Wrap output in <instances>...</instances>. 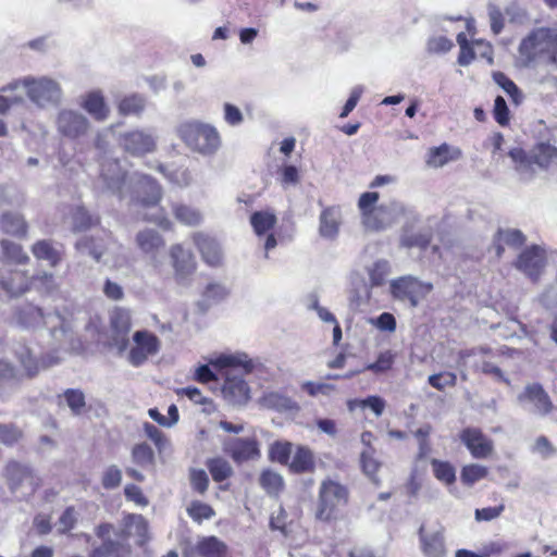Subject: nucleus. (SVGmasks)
<instances>
[{"label":"nucleus","mask_w":557,"mask_h":557,"mask_svg":"<svg viewBox=\"0 0 557 557\" xmlns=\"http://www.w3.org/2000/svg\"><path fill=\"white\" fill-rule=\"evenodd\" d=\"M132 458L141 468L154 465V453L147 443L136 444L132 449Z\"/></svg>","instance_id":"864d4df0"},{"label":"nucleus","mask_w":557,"mask_h":557,"mask_svg":"<svg viewBox=\"0 0 557 557\" xmlns=\"http://www.w3.org/2000/svg\"><path fill=\"white\" fill-rule=\"evenodd\" d=\"M30 290L49 294L58 288L55 277L48 271H38L29 275Z\"/></svg>","instance_id":"a18cd8bd"},{"label":"nucleus","mask_w":557,"mask_h":557,"mask_svg":"<svg viewBox=\"0 0 557 557\" xmlns=\"http://www.w3.org/2000/svg\"><path fill=\"white\" fill-rule=\"evenodd\" d=\"M124 495L127 500L134 502L136 505L141 507L147 506L149 503L141 488L135 484H127L124 487Z\"/></svg>","instance_id":"774afa93"},{"label":"nucleus","mask_w":557,"mask_h":557,"mask_svg":"<svg viewBox=\"0 0 557 557\" xmlns=\"http://www.w3.org/2000/svg\"><path fill=\"white\" fill-rule=\"evenodd\" d=\"M494 82L509 96L511 102L515 106H519L523 101V94L520 88L516 85V83L509 78L503 72H494L493 73Z\"/></svg>","instance_id":"37998d69"},{"label":"nucleus","mask_w":557,"mask_h":557,"mask_svg":"<svg viewBox=\"0 0 557 557\" xmlns=\"http://www.w3.org/2000/svg\"><path fill=\"white\" fill-rule=\"evenodd\" d=\"M20 86L24 87L30 100L39 106H45L49 102H55L59 100L61 95L59 84L46 77L38 79L26 78L23 81L14 82L8 87L2 88L1 91L16 89Z\"/></svg>","instance_id":"423d86ee"},{"label":"nucleus","mask_w":557,"mask_h":557,"mask_svg":"<svg viewBox=\"0 0 557 557\" xmlns=\"http://www.w3.org/2000/svg\"><path fill=\"white\" fill-rule=\"evenodd\" d=\"M83 109L98 122L107 120L110 114V109L106 103L104 97L101 91H90L83 98Z\"/></svg>","instance_id":"c85d7f7f"},{"label":"nucleus","mask_w":557,"mask_h":557,"mask_svg":"<svg viewBox=\"0 0 557 557\" xmlns=\"http://www.w3.org/2000/svg\"><path fill=\"white\" fill-rule=\"evenodd\" d=\"M57 125L59 132L64 136L77 138L87 132L89 122L84 115L77 112L64 110L59 113Z\"/></svg>","instance_id":"aec40b11"},{"label":"nucleus","mask_w":557,"mask_h":557,"mask_svg":"<svg viewBox=\"0 0 557 557\" xmlns=\"http://www.w3.org/2000/svg\"><path fill=\"white\" fill-rule=\"evenodd\" d=\"M67 406L73 413L78 414L86 406L85 395L79 389L69 388L63 394Z\"/></svg>","instance_id":"052dcab7"},{"label":"nucleus","mask_w":557,"mask_h":557,"mask_svg":"<svg viewBox=\"0 0 557 557\" xmlns=\"http://www.w3.org/2000/svg\"><path fill=\"white\" fill-rule=\"evenodd\" d=\"M193 244L200 253L202 261L211 268L223 264V251L218 239L207 233L195 232L191 235Z\"/></svg>","instance_id":"2eb2a0df"},{"label":"nucleus","mask_w":557,"mask_h":557,"mask_svg":"<svg viewBox=\"0 0 557 557\" xmlns=\"http://www.w3.org/2000/svg\"><path fill=\"white\" fill-rule=\"evenodd\" d=\"M420 548L425 557H445L447 554L444 531L426 533L423 525L419 529Z\"/></svg>","instance_id":"5701e85b"},{"label":"nucleus","mask_w":557,"mask_h":557,"mask_svg":"<svg viewBox=\"0 0 557 557\" xmlns=\"http://www.w3.org/2000/svg\"><path fill=\"white\" fill-rule=\"evenodd\" d=\"M341 224V211L335 207H327L320 214L319 232L322 237L335 238Z\"/></svg>","instance_id":"c756f323"},{"label":"nucleus","mask_w":557,"mask_h":557,"mask_svg":"<svg viewBox=\"0 0 557 557\" xmlns=\"http://www.w3.org/2000/svg\"><path fill=\"white\" fill-rule=\"evenodd\" d=\"M396 355L392 350H385L379 354L376 360L368 363L364 371H371L375 374L385 373L393 368Z\"/></svg>","instance_id":"603ef678"},{"label":"nucleus","mask_w":557,"mask_h":557,"mask_svg":"<svg viewBox=\"0 0 557 557\" xmlns=\"http://www.w3.org/2000/svg\"><path fill=\"white\" fill-rule=\"evenodd\" d=\"M133 322L131 310L124 307H114L109 315L110 345L120 352L128 347V334Z\"/></svg>","instance_id":"1a4fd4ad"},{"label":"nucleus","mask_w":557,"mask_h":557,"mask_svg":"<svg viewBox=\"0 0 557 557\" xmlns=\"http://www.w3.org/2000/svg\"><path fill=\"white\" fill-rule=\"evenodd\" d=\"M431 466L434 476L446 485H451L456 481V470L448 461L432 459Z\"/></svg>","instance_id":"49530a36"},{"label":"nucleus","mask_w":557,"mask_h":557,"mask_svg":"<svg viewBox=\"0 0 557 557\" xmlns=\"http://www.w3.org/2000/svg\"><path fill=\"white\" fill-rule=\"evenodd\" d=\"M301 389L314 397L319 394L329 395L334 389V385L308 381L301 384Z\"/></svg>","instance_id":"338daca9"},{"label":"nucleus","mask_w":557,"mask_h":557,"mask_svg":"<svg viewBox=\"0 0 557 557\" xmlns=\"http://www.w3.org/2000/svg\"><path fill=\"white\" fill-rule=\"evenodd\" d=\"M2 259L15 264L26 265L29 263V256L24 251L22 245L9 239L0 240Z\"/></svg>","instance_id":"e433bc0d"},{"label":"nucleus","mask_w":557,"mask_h":557,"mask_svg":"<svg viewBox=\"0 0 557 557\" xmlns=\"http://www.w3.org/2000/svg\"><path fill=\"white\" fill-rule=\"evenodd\" d=\"M518 400L532 404L534 411L540 416H547L554 410V404L549 395L540 383L528 384L518 396Z\"/></svg>","instance_id":"6ab92c4d"},{"label":"nucleus","mask_w":557,"mask_h":557,"mask_svg":"<svg viewBox=\"0 0 557 557\" xmlns=\"http://www.w3.org/2000/svg\"><path fill=\"white\" fill-rule=\"evenodd\" d=\"M429 384L437 391H443L446 386L457 384V375L454 372H442L429 376Z\"/></svg>","instance_id":"680f3d73"},{"label":"nucleus","mask_w":557,"mask_h":557,"mask_svg":"<svg viewBox=\"0 0 557 557\" xmlns=\"http://www.w3.org/2000/svg\"><path fill=\"white\" fill-rule=\"evenodd\" d=\"M172 212L180 223L187 226H197L202 221V215L197 209L184 203H174Z\"/></svg>","instance_id":"79ce46f5"},{"label":"nucleus","mask_w":557,"mask_h":557,"mask_svg":"<svg viewBox=\"0 0 557 557\" xmlns=\"http://www.w3.org/2000/svg\"><path fill=\"white\" fill-rule=\"evenodd\" d=\"M120 144L124 151L134 157H143L156 149L153 137L139 129L122 134L120 136Z\"/></svg>","instance_id":"f3484780"},{"label":"nucleus","mask_w":557,"mask_h":557,"mask_svg":"<svg viewBox=\"0 0 557 557\" xmlns=\"http://www.w3.org/2000/svg\"><path fill=\"white\" fill-rule=\"evenodd\" d=\"M133 345L127 352V361L135 368L145 364L150 357L159 354L160 338L148 330H139L133 334Z\"/></svg>","instance_id":"0eeeda50"},{"label":"nucleus","mask_w":557,"mask_h":557,"mask_svg":"<svg viewBox=\"0 0 557 557\" xmlns=\"http://www.w3.org/2000/svg\"><path fill=\"white\" fill-rule=\"evenodd\" d=\"M515 170L521 174L533 175L535 166L548 171L557 168V147L547 143H536L528 152L522 148H512L508 152Z\"/></svg>","instance_id":"f03ea898"},{"label":"nucleus","mask_w":557,"mask_h":557,"mask_svg":"<svg viewBox=\"0 0 557 557\" xmlns=\"http://www.w3.org/2000/svg\"><path fill=\"white\" fill-rule=\"evenodd\" d=\"M432 239L433 234L431 231L408 233L401 236L400 244L406 248H419L420 250H425L430 246Z\"/></svg>","instance_id":"de8ad7c7"},{"label":"nucleus","mask_w":557,"mask_h":557,"mask_svg":"<svg viewBox=\"0 0 557 557\" xmlns=\"http://www.w3.org/2000/svg\"><path fill=\"white\" fill-rule=\"evenodd\" d=\"M210 364L219 370L240 368L244 374H249L255 369L253 361L246 354L221 355L210 360Z\"/></svg>","instance_id":"cd10ccee"},{"label":"nucleus","mask_w":557,"mask_h":557,"mask_svg":"<svg viewBox=\"0 0 557 557\" xmlns=\"http://www.w3.org/2000/svg\"><path fill=\"white\" fill-rule=\"evenodd\" d=\"M162 199V187L153 177L140 174L136 182L134 202L143 208L158 206Z\"/></svg>","instance_id":"dca6fc26"},{"label":"nucleus","mask_w":557,"mask_h":557,"mask_svg":"<svg viewBox=\"0 0 557 557\" xmlns=\"http://www.w3.org/2000/svg\"><path fill=\"white\" fill-rule=\"evenodd\" d=\"M100 177L108 189L122 196L127 172L122 169L117 159H106L101 162Z\"/></svg>","instance_id":"a211bd4d"},{"label":"nucleus","mask_w":557,"mask_h":557,"mask_svg":"<svg viewBox=\"0 0 557 557\" xmlns=\"http://www.w3.org/2000/svg\"><path fill=\"white\" fill-rule=\"evenodd\" d=\"M277 218L272 210L255 211L250 215V224L257 236H263L274 228Z\"/></svg>","instance_id":"f704fd0d"},{"label":"nucleus","mask_w":557,"mask_h":557,"mask_svg":"<svg viewBox=\"0 0 557 557\" xmlns=\"http://www.w3.org/2000/svg\"><path fill=\"white\" fill-rule=\"evenodd\" d=\"M519 53L528 63L541 60L546 64L557 65V29L534 28L521 40Z\"/></svg>","instance_id":"f257e3e1"},{"label":"nucleus","mask_w":557,"mask_h":557,"mask_svg":"<svg viewBox=\"0 0 557 557\" xmlns=\"http://www.w3.org/2000/svg\"><path fill=\"white\" fill-rule=\"evenodd\" d=\"M122 482V472L116 466L108 467L101 476L102 487L113 490L120 486Z\"/></svg>","instance_id":"e2e57ef3"},{"label":"nucleus","mask_w":557,"mask_h":557,"mask_svg":"<svg viewBox=\"0 0 557 557\" xmlns=\"http://www.w3.org/2000/svg\"><path fill=\"white\" fill-rule=\"evenodd\" d=\"M29 274L12 265L0 268V288L11 298H16L30 292Z\"/></svg>","instance_id":"f8f14e48"},{"label":"nucleus","mask_w":557,"mask_h":557,"mask_svg":"<svg viewBox=\"0 0 557 557\" xmlns=\"http://www.w3.org/2000/svg\"><path fill=\"white\" fill-rule=\"evenodd\" d=\"M14 317L20 325L30 327L42 321L44 313L41 308L28 302L16 308Z\"/></svg>","instance_id":"4c0bfd02"},{"label":"nucleus","mask_w":557,"mask_h":557,"mask_svg":"<svg viewBox=\"0 0 557 557\" xmlns=\"http://www.w3.org/2000/svg\"><path fill=\"white\" fill-rule=\"evenodd\" d=\"M493 117L496 123L502 127H507L510 124V111L502 96H497L494 100Z\"/></svg>","instance_id":"4d7b16f0"},{"label":"nucleus","mask_w":557,"mask_h":557,"mask_svg":"<svg viewBox=\"0 0 557 557\" xmlns=\"http://www.w3.org/2000/svg\"><path fill=\"white\" fill-rule=\"evenodd\" d=\"M460 441L475 459H487L494 454V442L479 428H465Z\"/></svg>","instance_id":"ddd939ff"},{"label":"nucleus","mask_w":557,"mask_h":557,"mask_svg":"<svg viewBox=\"0 0 557 557\" xmlns=\"http://www.w3.org/2000/svg\"><path fill=\"white\" fill-rule=\"evenodd\" d=\"M385 406H386L385 400L382 397L376 396V395H371L363 399L356 398V399H351L348 401V408L350 410H355L356 407H359L362 409L370 408L376 417L382 416V413L384 412Z\"/></svg>","instance_id":"09e8293b"},{"label":"nucleus","mask_w":557,"mask_h":557,"mask_svg":"<svg viewBox=\"0 0 557 557\" xmlns=\"http://www.w3.org/2000/svg\"><path fill=\"white\" fill-rule=\"evenodd\" d=\"M259 484L269 496L278 497L285 488V481L281 473L267 468L259 475Z\"/></svg>","instance_id":"2f4dec72"},{"label":"nucleus","mask_w":557,"mask_h":557,"mask_svg":"<svg viewBox=\"0 0 557 557\" xmlns=\"http://www.w3.org/2000/svg\"><path fill=\"white\" fill-rule=\"evenodd\" d=\"M222 449L236 465L258 460L261 457L257 436L230 437L223 441Z\"/></svg>","instance_id":"6e6552de"},{"label":"nucleus","mask_w":557,"mask_h":557,"mask_svg":"<svg viewBox=\"0 0 557 557\" xmlns=\"http://www.w3.org/2000/svg\"><path fill=\"white\" fill-rule=\"evenodd\" d=\"M206 467L210 472L213 481L218 483L230 479L234 473L230 462L222 457H213L207 459Z\"/></svg>","instance_id":"a19ab883"},{"label":"nucleus","mask_w":557,"mask_h":557,"mask_svg":"<svg viewBox=\"0 0 557 557\" xmlns=\"http://www.w3.org/2000/svg\"><path fill=\"white\" fill-rule=\"evenodd\" d=\"M30 252L37 261H46L50 268L58 267L65 255L63 246H57L51 239L36 240L30 246Z\"/></svg>","instance_id":"4be33fe9"},{"label":"nucleus","mask_w":557,"mask_h":557,"mask_svg":"<svg viewBox=\"0 0 557 557\" xmlns=\"http://www.w3.org/2000/svg\"><path fill=\"white\" fill-rule=\"evenodd\" d=\"M195 552L199 557H232L228 545L215 535L200 537Z\"/></svg>","instance_id":"b1692460"},{"label":"nucleus","mask_w":557,"mask_h":557,"mask_svg":"<svg viewBox=\"0 0 557 557\" xmlns=\"http://www.w3.org/2000/svg\"><path fill=\"white\" fill-rule=\"evenodd\" d=\"M146 107V100L143 96L133 94L125 96L117 103V111L121 115H139Z\"/></svg>","instance_id":"c03bdc74"},{"label":"nucleus","mask_w":557,"mask_h":557,"mask_svg":"<svg viewBox=\"0 0 557 557\" xmlns=\"http://www.w3.org/2000/svg\"><path fill=\"white\" fill-rule=\"evenodd\" d=\"M462 156L458 147H451L444 143L437 147H431L426 153V164L431 168H442L450 161L459 160Z\"/></svg>","instance_id":"a878e982"},{"label":"nucleus","mask_w":557,"mask_h":557,"mask_svg":"<svg viewBox=\"0 0 557 557\" xmlns=\"http://www.w3.org/2000/svg\"><path fill=\"white\" fill-rule=\"evenodd\" d=\"M59 532L62 534L69 533L73 530L77 523L76 510L73 506H69L64 509L59 518Z\"/></svg>","instance_id":"0e129e2a"},{"label":"nucleus","mask_w":557,"mask_h":557,"mask_svg":"<svg viewBox=\"0 0 557 557\" xmlns=\"http://www.w3.org/2000/svg\"><path fill=\"white\" fill-rule=\"evenodd\" d=\"M222 393L224 398L233 405H245L250 399L248 383L242 376L231 374L230 371L225 373Z\"/></svg>","instance_id":"412c9836"},{"label":"nucleus","mask_w":557,"mask_h":557,"mask_svg":"<svg viewBox=\"0 0 557 557\" xmlns=\"http://www.w3.org/2000/svg\"><path fill=\"white\" fill-rule=\"evenodd\" d=\"M432 288V284L423 283L412 276H403L391 282L393 297L401 301H408L411 307H417Z\"/></svg>","instance_id":"9d476101"},{"label":"nucleus","mask_w":557,"mask_h":557,"mask_svg":"<svg viewBox=\"0 0 557 557\" xmlns=\"http://www.w3.org/2000/svg\"><path fill=\"white\" fill-rule=\"evenodd\" d=\"M71 215L74 232L87 231L100 223L99 216L90 214L83 206L73 208Z\"/></svg>","instance_id":"58836bf2"},{"label":"nucleus","mask_w":557,"mask_h":557,"mask_svg":"<svg viewBox=\"0 0 557 557\" xmlns=\"http://www.w3.org/2000/svg\"><path fill=\"white\" fill-rule=\"evenodd\" d=\"M348 502L347 488L332 480L322 482L319 491L315 518L323 522L337 519L342 506Z\"/></svg>","instance_id":"20e7f679"},{"label":"nucleus","mask_w":557,"mask_h":557,"mask_svg":"<svg viewBox=\"0 0 557 557\" xmlns=\"http://www.w3.org/2000/svg\"><path fill=\"white\" fill-rule=\"evenodd\" d=\"M288 470L295 474L312 473L315 470L313 451L305 445H297L288 462Z\"/></svg>","instance_id":"393cba45"},{"label":"nucleus","mask_w":557,"mask_h":557,"mask_svg":"<svg viewBox=\"0 0 557 557\" xmlns=\"http://www.w3.org/2000/svg\"><path fill=\"white\" fill-rule=\"evenodd\" d=\"M135 239L138 248L145 253H156L165 245L162 235L151 228L138 232Z\"/></svg>","instance_id":"7c9ffc66"},{"label":"nucleus","mask_w":557,"mask_h":557,"mask_svg":"<svg viewBox=\"0 0 557 557\" xmlns=\"http://www.w3.org/2000/svg\"><path fill=\"white\" fill-rule=\"evenodd\" d=\"M23 437V432L14 424H0V443L5 446L17 444Z\"/></svg>","instance_id":"bf43d9fd"},{"label":"nucleus","mask_w":557,"mask_h":557,"mask_svg":"<svg viewBox=\"0 0 557 557\" xmlns=\"http://www.w3.org/2000/svg\"><path fill=\"white\" fill-rule=\"evenodd\" d=\"M186 511L188 517L197 523H201L203 520H209L215 516L213 507L200 500H193L186 508Z\"/></svg>","instance_id":"8fccbe9b"},{"label":"nucleus","mask_w":557,"mask_h":557,"mask_svg":"<svg viewBox=\"0 0 557 557\" xmlns=\"http://www.w3.org/2000/svg\"><path fill=\"white\" fill-rule=\"evenodd\" d=\"M488 474V469L485 466L478 463H470L461 469L460 480L462 484L471 486L475 482L485 479Z\"/></svg>","instance_id":"3c124183"},{"label":"nucleus","mask_w":557,"mask_h":557,"mask_svg":"<svg viewBox=\"0 0 557 557\" xmlns=\"http://www.w3.org/2000/svg\"><path fill=\"white\" fill-rule=\"evenodd\" d=\"M293 443L288 441H274L268 450V458L272 462H276L282 466H288V462L293 455Z\"/></svg>","instance_id":"ea45409f"},{"label":"nucleus","mask_w":557,"mask_h":557,"mask_svg":"<svg viewBox=\"0 0 557 557\" xmlns=\"http://www.w3.org/2000/svg\"><path fill=\"white\" fill-rule=\"evenodd\" d=\"M180 139L193 151L210 156L221 146V137L215 127L199 121H185L176 129Z\"/></svg>","instance_id":"7ed1b4c3"},{"label":"nucleus","mask_w":557,"mask_h":557,"mask_svg":"<svg viewBox=\"0 0 557 557\" xmlns=\"http://www.w3.org/2000/svg\"><path fill=\"white\" fill-rule=\"evenodd\" d=\"M360 463L362 471L371 479H374L381 467V462L375 458V448L362 450Z\"/></svg>","instance_id":"5fc2aeb1"},{"label":"nucleus","mask_w":557,"mask_h":557,"mask_svg":"<svg viewBox=\"0 0 557 557\" xmlns=\"http://www.w3.org/2000/svg\"><path fill=\"white\" fill-rule=\"evenodd\" d=\"M4 475L12 491L17 490L25 480L33 476L32 471L27 467L14 460L7 463Z\"/></svg>","instance_id":"c9c22d12"},{"label":"nucleus","mask_w":557,"mask_h":557,"mask_svg":"<svg viewBox=\"0 0 557 557\" xmlns=\"http://www.w3.org/2000/svg\"><path fill=\"white\" fill-rule=\"evenodd\" d=\"M380 194L366 191L358 199L362 225L370 231H383L391 222V214L387 206L377 205Z\"/></svg>","instance_id":"39448f33"},{"label":"nucleus","mask_w":557,"mask_h":557,"mask_svg":"<svg viewBox=\"0 0 557 557\" xmlns=\"http://www.w3.org/2000/svg\"><path fill=\"white\" fill-rule=\"evenodd\" d=\"M262 404L264 407L278 412H292L299 409V406L295 400L278 392H269L264 394L262 397Z\"/></svg>","instance_id":"72a5a7b5"},{"label":"nucleus","mask_w":557,"mask_h":557,"mask_svg":"<svg viewBox=\"0 0 557 557\" xmlns=\"http://www.w3.org/2000/svg\"><path fill=\"white\" fill-rule=\"evenodd\" d=\"M545 264V250L537 245H532L522 250L515 261V267L532 281L539 280Z\"/></svg>","instance_id":"4468645a"},{"label":"nucleus","mask_w":557,"mask_h":557,"mask_svg":"<svg viewBox=\"0 0 557 557\" xmlns=\"http://www.w3.org/2000/svg\"><path fill=\"white\" fill-rule=\"evenodd\" d=\"M0 230L4 234L25 238L28 234V224L21 213L7 211L0 215Z\"/></svg>","instance_id":"bb28decb"},{"label":"nucleus","mask_w":557,"mask_h":557,"mask_svg":"<svg viewBox=\"0 0 557 557\" xmlns=\"http://www.w3.org/2000/svg\"><path fill=\"white\" fill-rule=\"evenodd\" d=\"M496 234L498 239L515 249L522 247L525 243V236L519 230H498Z\"/></svg>","instance_id":"13d9d810"},{"label":"nucleus","mask_w":557,"mask_h":557,"mask_svg":"<svg viewBox=\"0 0 557 557\" xmlns=\"http://www.w3.org/2000/svg\"><path fill=\"white\" fill-rule=\"evenodd\" d=\"M157 169L171 183L180 187H186L190 185L193 181L189 170L183 165H176L174 162L166 164L160 163Z\"/></svg>","instance_id":"473e14b6"},{"label":"nucleus","mask_w":557,"mask_h":557,"mask_svg":"<svg viewBox=\"0 0 557 557\" xmlns=\"http://www.w3.org/2000/svg\"><path fill=\"white\" fill-rule=\"evenodd\" d=\"M189 483L194 492L203 495L209 488V476L203 469L191 468L189 470Z\"/></svg>","instance_id":"6e6d98bb"},{"label":"nucleus","mask_w":557,"mask_h":557,"mask_svg":"<svg viewBox=\"0 0 557 557\" xmlns=\"http://www.w3.org/2000/svg\"><path fill=\"white\" fill-rule=\"evenodd\" d=\"M169 258L176 282H186L195 274L197 261L190 249L185 248L182 244H174L169 249Z\"/></svg>","instance_id":"9b49d317"},{"label":"nucleus","mask_w":557,"mask_h":557,"mask_svg":"<svg viewBox=\"0 0 557 557\" xmlns=\"http://www.w3.org/2000/svg\"><path fill=\"white\" fill-rule=\"evenodd\" d=\"M177 396H186L190 401L196 405L211 404V399L206 397L202 392L195 386H186L176 389Z\"/></svg>","instance_id":"69168bd1"}]
</instances>
